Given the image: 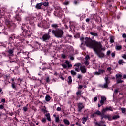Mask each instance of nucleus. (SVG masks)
<instances>
[{"instance_id": "16", "label": "nucleus", "mask_w": 126, "mask_h": 126, "mask_svg": "<svg viewBox=\"0 0 126 126\" xmlns=\"http://www.w3.org/2000/svg\"><path fill=\"white\" fill-rule=\"evenodd\" d=\"M115 49L117 51H121L122 50V46L121 45H117L115 47Z\"/></svg>"}, {"instance_id": "38", "label": "nucleus", "mask_w": 126, "mask_h": 126, "mask_svg": "<svg viewBox=\"0 0 126 126\" xmlns=\"http://www.w3.org/2000/svg\"><path fill=\"white\" fill-rule=\"evenodd\" d=\"M85 64L86 65H88V64H89V62L88 61V60H86L85 61Z\"/></svg>"}, {"instance_id": "57", "label": "nucleus", "mask_w": 126, "mask_h": 126, "mask_svg": "<svg viewBox=\"0 0 126 126\" xmlns=\"http://www.w3.org/2000/svg\"><path fill=\"white\" fill-rule=\"evenodd\" d=\"M1 102H2V103H5V99H1Z\"/></svg>"}, {"instance_id": "50", "label": "nucleus", "mask_w": 126, "mask_h": 126, "mask_svg": "<svg viewBox=\"0 0 126 126\" xmlns=\"http://www.w3.org/2000/svg\"><path fill=\"white\" fill-rule=\"evenodd\" d=\"M63 4H64V5H68V1H65V2H64Z\"/></svg>"}, {"instance_id": "1", "label": "nucleus", "mask_w": 126, "mask_h": 126, "mask_svg": "<svg viewBox=\"0 0 126 126\" xmlns=\"http://www.w3.org/2000/svg\"><path fill=\"white\" fill-rule=\"evenodd\" d=\"M80 40L82 42L81 45H83V43H85L87 47L93 49L99 58H104L105 54L101 51H105V49L104 47H102L101 42L92 40L88 37H86L85 39L84 37H81Z\"/></svg>"}, {"instance_id": "55", "label": "nucleus", "mask_w": 126, "mask_h": 126, "mask_svg": "<svg viewBox=\"0 0 126 126\" xmlns=\"http://www.w3.org/2000/svg\"><path fill=\"white\" fill-rule=\"evenodd\" d=\"M65 63H66V64H67V65H68V64H69V62L68 61H66Z\"/></svg>"}, {"instance_id": "51", "label": "nucleus", "mask_w": 126, "mask_h": 126, "mask_svg": "<svg viewBox=\"0 0 126 126\" xmlns=\"http://www.w3.org/2000/svg\"><path fill=\"white\" fill-rule=\"evenodd\" d=\"M107 71H111V70H112V68H111V67H108V68H107Z\"/></svg>"}, {"instance_id": "40", "label": "nucleus", "mask_w": 126, "mask_h": 126, "mask_svg": "<svg viewBox=\"0 0 126 126\" xmlns=\"http://www.w3.org/2000/svg\"><path fill=\"white\" fill-rule=\"evenodd\" d=\"M91 116L92 118H94V117H96V113H93V114L91 115Z\"/></svg>"}, {"instance_id": "63", "label": "nucleus", "mask_w": 126, "mask_h": 126, "mask_svg": "<svg viewBox=\"0 0 126 126\" xmlns=\"http://www.w3.org/2000/svg\"><path fill=\"white\" fill-rule=\"evenodd\" d=\"M101 106H103V105H102V104H98V108H100V107H101Z\"/></svg>"}, {"instance_id": "59", "label": "nucleus", "mask_w": 126, "mask_h": 126, "mask_svg": "<svg viewBox=\"0 0 126 126\" xmlns=\"http://www.w3.org/2000/svg\"><path fill=\"white\" fill-rule=\"evenodd\" d=\"M72 66V65H71V64H70V63L68 64V67H71Z\"/></svg>"}, {"instance_id": "3", "label": "nucleus", "mask_w": 126, "mask_h": 126, "mask_svg": "<svg viewBox=\"0 0 126 126\" xmlns=\"http://www.w3.org/2000/svg\"><path fill=\"white\" fill-rule=\"evenodd\" d=\"M51 39V36L50 35V32H48L47 33H45L43 35L41 40L43 41V42H46V41H48V40H50Z\"/></svg>"}, {"instance_id": "25", "label": "nucleus", "mask_w": 126, "mask_h": 126, "mask_svg": "<svg viewBox=\"0 0 126 126\" xmlns=\"http://www.w3.org/2000/svg\"><path fill=\"white\" fill-rule=\"evenodd\" d=\"M51 26L53 28H58L59 27V26H58V25H57V24H53L51 25Z\"/></svg>"}, {"instance_id": "26", "label": "nucleus", "mask_w": 126, "mask_h": 126, "mask_svg": "<svg viewBox=\"0 0 126 126\" xmlns=\"http://www.w3.org/2000/svg\"><path fill=\"white\" fill-rule=\"evenodd\" d=\"M107 111H108L107 107L106 108H103L101 111V114H105Z\"/></svg>"}, {"instance_id": "9", "label": "nucleus", "mask_w": 126, "mask_h": 126, "mask_svg": "<svg viewBox=\"0 0 126 126\" xmlns=\"http://www.w3.org/2000/svg\"><path fill=\"white\" fill-rule=\"evenodd\" d=\"M104 123H105V122L101 121L99 122L95 123V125H96V126H104Z\"/></svg>"}, {"instance_id": "23", "label": "nucleus", "mask_w": 126, "mask_h": 126, "mask_svg": "<svg viewBox=\"0 0 126 126\" xmlns=\"http://www.w3.org/2000/svg\"><path fill=\"white\" fill-rule=\"evenodd\" d=\"M119 118H120L119 115H114L113 116L112 119L113 120H117V119H119Z\"/></svg>"}, {"instance_id": "6", "label": "nucleus", "mask_w": 126, "mask_h": 126, "mask_svg": "<svg viewBox=\"0 0 126 126\" xmlns=\"http://www.w3.org/2000/svg\"><path fill=\"white\" fill-rule=\"evenodd\" d=\"M84 108V104L79 103H78V111L81 113V110Z\"/></svg>"}, {"instance_id": "35", "label": "nucleus", "mask_w": 126, "mask_h": 126, "mask_svg": "<svg viewBox=\"0 0 126 126\" xmlns=\"http://www.w3.org/2000/svg\"><path fill=\"white\" fill-rule=\"evenodd\" d=\"M121 110L122 112L123 113V114L126 113V108H121Z\"/></svg>"}, {"instance_id": "41", "label": "nucleus", "mask_w": 126, "mask_h": 126, "mask_svg": "<svg viewBox=\"0 0 126 126\" xmlns=\"http://www.w3.org/2000/svg\"><path fill=\"white\" fill-rule=\"evenodd\" d=\"M46 118H42V120H41V122H42L43 123H46Z\"/></svg>"}, {"instance_id": "20", "label": "nucleus", "mask_w": 126, "mask_h": 126, "mask_svg": "<svg viewBox=\"0 0 126 126\" xmlns=\"http://www.w3.org/2000/svg\"><path fill=\"white\" fill-rule=\"evenodd\" d=\"M122 82H124V81L121 80V78L117 79V83H122Z\"/></svg>"}, {"instance_id": "62", "label": "nucleus", "mask_w": 126, "mask_h": 126, "mask_svg": "<svg viewBox=\"0 0 126 126\" xmlns=\"http://www.w3.org/2000/svg\"><path fill=\"white\" fill-rule=\"evenodd\" d=\"M76 125H77V126H81V125H80V124L78 123H76Z\"/></svg>"}, {"instance_id": "5", "label": "nucleus", "mask_w": 126, "mask_h": 126, "mask_svg": "<svg viewBox=\"0 0 126 126\" xmlns=\"http://www.w3.org/2000/svg\"><path fill=\"white\" fill-rule=\"evenodd\" d=\"M104 79L105 80V83L102 86V88H107L108 87V84L110 83V81L107 76L105 77Z\"/></svg>"}, {"instance_id": "58", "label": "nucleus", "mask_w": 126, "mask_h": 126, "mask_svg": "<svg viewBox=\"0 0 126 126\" xmlns=\"http://www.w3.org/2000/svg\"><path fill=\"white\" fill-rule=\"evenodd\" d=\"M6 24H7V25L10 24V22H9L8 21H6Z\"/></svg>"}, {"instance_id": "39", "label": "nucleus", "mask_w": 126, "mask_h": 126, "mask_svg": "<svg viewBox=\"0 0 126 126\" xmlns=\"http://www.w3.org/2000/svg\"><path fill=\"white\" fill-rule=\"evenodd\" d=\"M12 88H13L14 89L16 88L15 83H12Z\"/></svg>"}, {"instance_id": "64", "label": "nucleus", "mask_w": 126, "mask_h": 126, "mask_svg": "<svg viewBox=\"0 0 126 126\" xmlns=\"http://www.w3.org/2000/svg\"><path fill=\"white\" fill-rule=\"evenodd\" d=\"M123 78H124V79H126V75H123Z\"/></svg>"}, {"instance_id": "49", "label": "nucleus", "mask_w": 126, "mask_h": 126, "mask_svg": "<svg viewBox=\"0 0 126 126\" xmlns=\"http://www.w3.org/2000/svg\"><path fill=\"white\" fill-rule=\"evenodd\" d=\"M110 42L111 43H114V39L113 38H110Z\"/></svg>"}, {"instance_id": "37", "label": "nucleus", "mask_w": 126, "mask_h": 126, "mask_svg": "<svg viewBox=\"0 0 126 126\" xmlns=\"http://www.w3.org/2000/svg\"><path fill=\"white\" fill-rule=\"evenodd\" d=\"M90 59V57H89V56L86 55L85 57V60L86 61H88Z\"/></svg>"}, {"instance_id": "53", "label": "nucleus", "mask_w": 126, "mask_h": 126, "mask_svg": "<svg viewBox=\"0 0 126 126\" xmlns=\"http://www.w3.org/2000/svg\"><path fill=\"white\" fill-rule=\"evenodd\" d=\"M97 97H94V102H96V101H97Z\"/></svg>"}, {"instance_id": "18", "label": "nucleus", "mask_w": 126, "mask_h": 126, "mask_svg": "<svg viewBox=\"0 0 126 126\" xmlns=\"http://www.w3.org/2000/svg\"><path fill=\"white\" fill-rule=\"evenodd\" d=\"M90 34H91V35H92V36H94L95 37H97V36H98V33H97L96 32H91Z\"/></svg>"}, {"instance_id": "27", "label": "nucleus", "mask_w": 126, "mask_h": 126, "mask_svg": "<svg viewBox=\"0 0 126 126\" xmlns=\"http://www.w3.org/2000/svg\"><path fill=\"white\" fill-rule=\"evenodd\" d=\"M76 95L77 96H80L81 95V90H78L77 92L76 93Z\"/></svg>"}, {"instance_id": "11", "label": "nucleus", "mask_w": 126, "mask_h": 126, "mask_svg": "<svg viewBox=\"0 0 126 126\" xmlns=\"http://www.w3.org/2000/svg\"><path fill=\"white\" fill-rule=\"evenodd\" d=\"M53 117L55 119V122L56 123H59V121L60 120V117H59V116H57V115L54 114Z\"/></svg>"}, {"instance_id": "7", "label": "nucleus", "mask_w": 126, "mask_h": 126, "mask_svg": "<svg viewBox=\"0 0 126 126\" xmlns=\"http://www.w3.org/2000/svg\"><path fill=\"white\" fill-rule=\"evenodd\" d=\"M80 70H81L82 73H86L87 70L86 68H85V66L81 65V66L80 67Z\"/></svg>"}, {"instance_id": "8", "label": "nucleus", "mask_w": 126, "mask_h": 126, "mask_svg": "<svg viewBox=\"0 0 126 126\" xmlns=\"http://www.w3.org/2000/svg\"><path fill=\"white\" fill-rule=\"evenodd\" d=\"M105 72L104 70H99L98 72H95L94 74L95 75H100V74H102V73H104Z\"/></svg>"}, {"instance_id": "29", "label": "nucleus", "mask_w": 126, "mask_h": 126, "mask_svg": "<svg viewBox=\"0 0 126 126\" xmlns=\"http://www.w3.org/2000/svg\"><path fill=\"white\" fill-rule=\"evenodd\" d=\"M71 74H72V75H73V76H74L76 75V72L74 71V70H71Z\"/></svg>"}, {"instance_id": "12", "label": "nucleus", "mask_w": 126, "mask_h": 126, "mask_svg": "<svg viewBox=\"0 0 126 126\" xmlns=\"http://www.w3.org/2000/svg\"><path fill=\"white\" fill-rule=\"evenodd\" d=\"M42 5H43V4L42 3H38L36 6L35 7L37 9H41L42 8Z\"/></svg>"}, {"instance_id": "24", "label": "nucleus", "mask_w": 126, "mask_h": 126, "mask_svg": "<svg viewBox=\"0 0 126 126\" xmlns=\"http://www.w3.org/2000/svg\"><path fill=\"white\" fill-rule=\"evenodd\" d=\"M96 115H97V116H101L102 115V113L100 112V111L97 110L95 112Z\"/></svg>"}, {"instance_id": "33", "label": "nucleus", "mask_w": 126, "mask_h": 126, "mask_svg": "<svg viewBox=\"0 0 126 126\" xmlns=\"http://www.w3.org/2000/svg\"><path fill=\"white\" fill-rule=\"evenodd\" d=\"M42 4V5H44V6H48L49 5V3L48 2H42L41 3Z\"/></svg>"}, {"instance_id": "13", "label": "nucleus", "mask_w": 126, "mask_h": 126, "mask_svg": "<svg viewBox=\"0 0 126 126\" xmlns=\"http://www.w3.org/2000/svg\"><path fill=\"white\" fill-rule=\"evenodd\" d=\"M63 122H64V124H65V125H66V126H69V125H70V123L69 122V121H68V120L67 119H64Z\"/></svg>"}, {"instance_id": "4", "label": "nucleus", "mask_w": 126, "mask_h": 126, "mask_svg": "<svg viewBox=\"0 0 126 126\" xmlns=\"http://www.w3.org/2000/svg\"><path fill=\"white\" fill-rule=\"evenodd\" d=\"M75 68L74 69L75 71L77 72H79L80 71V67L81 66V63H77L76 64L74 65Z\"/></svg>"}, {"instance_id": "42", "label": "nucleus", "mask_w": 126, "mask_h": 126, "mask_svg": "<svg viewBox=\"0 0 126 126\" xmlns=\"http://www.w3.org/2000/svg\"><path fill=\"white\" fill-rule=\"evenodd\" d=\"M3 109H4L3 105H0V110H3Z\"/></svg>"}, {"instance_id": "19", "label": "nucleus", "mask_w": 126, "mask_h": 126, "mask_svg": "<svg viewBox=\"0 0 126 126\" xmlns=\"http://www.w3.org/2000/svg\"><path fill=\"white\" fill-rule=\"evenodd\" d=\"M45 100H46V102H49V101H50L51 100V97H50V96H49V95H47L45 97Z\"/></svg>"}, {"instance_id": "28", "label": "nucleus", "mask_w": 126, "mask_h": 126, "mask_svg": "<svg viewBox=\"0 0 126 126\" xmlns=\"http://www.w3.org/2000/svg\"><path fill=\"white\" fill-rule=\"evenodd\" d=\"M107 119H108L109 121H112V120H113V119H112V116L110 115H107Z\"/></svg>"}, {"instance_id": "54", "label": "nucleus", "mask_w": 126, "mask_h": 126, "mask_svg": "<svg viewBox=\"0 0 126 126\" xmlns=\"http://www.w3.org/2000/svg\"><path fill=\"white\" fill-rule=\"evenodd\" d=\"M60 78H61V79H62V80H64V78H63V76H60Z\"/></svg>"}, {"instance_id": "17", "label": "nucleus", "mask_w": 126, "mask_h": 126, "mask_svg": "<svg viewBox=\"0 0 126 126\" xmlns=\"http://www.w3.org/2000/svg\"><path fill=\"white\" fill-rule=\"evenodd\" d=\"M119 64H123V63H126L125 62H124V60L120 59L118 61Z\"/></svg>"}, {"instance_id": "56", "label": "nucleus", "mask_w": 126, "mask_h": 126, "mask_svg": "<svg viewBox=\"0 0 126 126\" xmlns=\"http://www.w3.org/2000/svg\"><path fill=\"white\" fill-rule=\"evenodd\" d=\"M90 19H89V18H87V19H86V22H89V21H90Z\"/></svg>"}, {"instance_id": "30", "label": "nucleus", "mask_w": 126, "mask_h": 126, "mask_svg": "<svg viewBox=\"0 0 126 126\" xmlns=\"http://www.w3.org/2000/svg\"><path fill=\"white\" fill-rule=\"evenodd\" d=\"M77 78L78 79H82V75L78 74Z\"/></svg>"}, {"instance_id": "47", "label": "nucleus", "mask_w": 126, "mask_h": 126, "mask_svg": "<svg viewBox=\"0 0 126 126\" xmlns=\"http://www.w3.org/2000/svg\"><path fill=\"white\" fill-rule=\"evenodd\" d=\"M61 110H62V108H61V107H57L56 109V110L58 111H61Z\"/></svg>"}, {"instance_id": "46", "label": "nucleus", "mask_w": 126, "mask_h": 126, "mask_svg": "<svg viewBox=\"0 0 126 126\" xmlns=\"http://www.w3.org/2000/svg\"><path fill=\"white\" fill-rule=\"evenodd\" d=\"M46 82H50V79H49V77H47L46 79Z\"/></svg>"}, {"instance_id": "10", "label": "nucleus", "mask_w": 126, "mask_h": 126, "mask_svg": "<svg viewBox=\"0 0 126 126\" xmlns=\"http://www.w3.org/2000/svg\"><path fill=\"white\" fill-rule=\"evenodd\" d=\"M101 99L100 100V103L101 104V105H104V101H106V97L101 96Z\"/></svg>"}, {"instance_id": "14", "label": "nucleus", "mask_w": 126, "mask_h": 126, "mask_svg": "<svg viewBox=\"0 0 126 126\" xmlns=\"http://www.w3.org/2000/svg\"><path fill=\"white\" fill-rule=\"evenodd\" d=\"M45 116L46 117V119L49 122H51V116H50V113H47L45 114Z\"/></svg>"}, {"instance_id": "15", "label": "nucleus", "mask_w": 126, "mask_h": 126, "mask_svg": "<svg viewBox=\"0 0 126 126\" xmlns=\"http://www.w3.org/2000/svg\"><path fill=\"white\" fill-rule=\"evenodd\" d=\"M108 116V115H106L105 114H101V120H103V119H107Z\"/></svg>"}, {"instance_id": "36", "label": "nucleus", "mask_w": 126, "mask_h": 126, "mask_svg": "<svg viewBox=\"0 0 126 126\" xmlns=\"http://www.w3.org/2000/svg\"><path fill=\"white\" fill-rule=\"evenodd\" d=\"M107 111H113V108L112 107H106Z\"/></svg>"}, {"instance_id": "32", "label": "nucleus", "mask_w": 126, "mask_h": 126, "mask_svg": "<svg viewBox=\"0 0 126 126\" xmlns=\"http://www.w3.org/2000/svg\"><path fill=\"white\" fill-rule=\"evenodd\" d=\"M42 111L43 113H44V114H45V113H48V111H47V109H46V108H43L42 109Z\"/></svg>"}, {"instance_id": "45", "label": "nucleus", "mask_w": 126, "mask_h": 126, "mask_svg": "<svg viewBox=\"0 0 126 126\" xmlns=\"http://www.w3.org/2000/svg\"><path fill=\"white\" fill-rule=\"evenodd\" d=\"M23 110L24 112H26V111H27V107H24L23 108Z\"/></svg>"}, {"instance_id": "61", "label": "nucleus", "mask_w": 126, "mask_h": 126, "mask_svg": "<svg viewBox=\"0 0 126 126\" xmlns=\"http://www.w3.org/2000/svg\"><path fill=\"white\" fill-rule=\"evenodd\" d=\"M122 37H123V38H126V34H123V35H122Z\"/></svg>"}, {"instance_id": "22", "label": "nucleus", "mask_w": 126, "mask_h": 126, "mask_svg": "<svg viewBox=\"0 0 126 126\" xmlns=\"http://www.w3.org/2000/svg\"><path fill=\"white\" fill-rule=\"evenodd\" d=\"M8 53L10 55V56H11V55L13 54V49H9L8 51Z\"/></svg>"}, {"instance_id": "60", "label": "nucleus", "mask_w": 126, "mask_h": 126, "mask_svg": "<svg viewBox=\"0 0 126 126\" xmlns=\"http://www.w3.org/2000/svg\"><path fill=\"white\" fill-rule=\"evenodd\" d=\"M111 56H112V57L113 58H114V57H115V53H112L111 54Z\"/></svg>"}, {"instance_id": "52", "label": "nucleus", "mask_w": 126, "mask_h": 126, "mask_svg": "<svg viewBox=\"0 0 126 126\" xmlns=\"http://www.w3.org/2000/svg\"><path fill=\"white\" fill-rule=\"evenodd\" d=\"M62 57L63 59H65V55L64 54H62Z\"/></svg>"}, {"instance_id": "44", "label": "nucleus", "mask_w": 126, "mask_h": 126, "mask_svg": "<svg viewBox=\"0 0 126 126\" xmlns=\"http://www.w3.org/2000/svg\"><path fill=\"white\" fill-rule=\"evenodd\" d=\"M110 54H111V51L110 50L107 51L106 53L107 56H110Z\"/></svg>"}, {"instance_id": "21", "label": "nucleus", "mask_w": 126, "mask_h": 126, "mask_svg": "<svg viewBox=\"0 0 126 126\" xmlns=\"http://www.w3.org/2000/svg\"><path fill=\"white\" fill-rule=\"evenodd\" d=\"M72 82V79H71V76H69L68 83H69V84H70V83H71Z\"/></svg>"}, {"instance_id": "43", "label": "nucleus", "mask_w": 126, "mask_h": 126, "mask_svg": "<svg viewBox=\"0 0 126 126\" xmlns=\"http://www.w3.org/2000/svg\"><path fill=\"white\" fill-rule=\"evenodd\" d=\"M122 57L123 59L126 60V54H123L122 55Z\"/></svg>"}, {"instance_id": "34", "label": "nucleus", "mask_w": 126, "mask_h": 126, "mask_svg": "<svg viewBox=\"0 0 126 126\" xmlns=\"http://www.w3.org/2000/svg\"><path fill=\"white\" fill-rule=\"evenodd\" d=\"M116 78H121L122 77V75L121 74H117L116 75Z\"/></svg>"}, {"instance_id": "31", "label": "nucleus", "mask_w": 126, "mask_h": 126, "mask_svg": "<svg viewBox=\"0 0 126 126\" xmlns=\"http://www.w3.org/2000/svg\"><path fill=\"white\" fill-rule=\"evenodd\" d=\"M86 121H87V119L86 118H83L82 120L83 124H85V122H86Z\"/></svg>"}, {"instance_id": "48", "label": "nucleus", "mask_w": 126, "mask_h": 126, "mask_svg": "<svg viewBox=\"0 0 126 126\" xmlns=\"http://www.w3.org/2000/svg\"><path fill=\"white\" fill-rule=\"evenodd\" d=\"M62 66H63V67H64V68H66V67H67V66L66 65L64 64H63L62 65Z\"/></svg>"}, {"instance_id": "2", "label": "nucleus", "mask_w": 126, "mask_h": 126, "mask_svg": "<svg viewBox=\"0 0 126 126\" xmlns=\"http://www.w3.org/2000/svg\"><path fill=\"white\" fill-rule=\"evenodd\" d=\"M52 33V34H54L55 37L57 38H62L63 35V31L61 29H57L55 31L53 30Z\"/></svg>"}]
</instances>
